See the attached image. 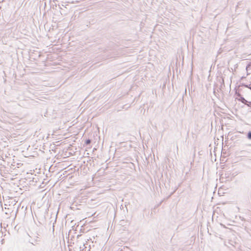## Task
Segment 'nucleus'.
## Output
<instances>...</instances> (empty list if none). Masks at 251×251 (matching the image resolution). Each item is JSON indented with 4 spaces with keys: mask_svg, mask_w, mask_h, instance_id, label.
<instances>
[{
    "mask_svg": "<svg viewBox=\"0 0 251 251\" xmlns=\"http://www.w3.org/2000/svg\"><path fill=\"white\" fill-rule=\"evenodd\" d=\"M240 100L243 103H245L246 104V102H247V101L244 99V98H243V97H241L240 99Z\"/></svg>",
    "mask_w": 251,
    "mask_h": 251,
    "instance_id": "f257e3e1",
    "label": "nucleus"
},
{
    "mask_svg": "<svg viewBox=\"0 0 251 251\" xmlns=\"http://www.w3.org/2000/svg\"><path fill=\"white\" fill-rule=\"evenodd\" d=\"M91 143V140L90 139H88L85 141V144L87 145H89Z\"/></svg>",
    "mask_w": 251,
    "mask_h": 251,
    "instance_id": "f03ea898",
    "label": "nucleus"
},
{
    "mask_svg": "<svg viewBox=\"0 0 251 251\" xmlns=\"http://www.w3.org/2000/svg\"><path fill=\"white\" fill-rule=\"evenodd\" d=\"M247 138L250 139V140H251V131H249L248 134H247Z\"/></svg>",
    "mask_w": 251,
    "mask_h": 251,
    "instance_id": "7ed1b4c3",
    "label": "nucleus"
},
{
    "mask_svg": "<svg viewBox=\"0 0 251 251\" xmlns=\"http://www.w3.org/2000/svg\"><path fill=\"white\" fill-rule=\"evenodd\" d=\"M251 66V64H248L247 67H246V70L248 71V69L250 67V66Z\"/></svg>",
    "mask_w": 251,
    "mask_h": 251,
    "instance_id": "20e7f679",
    "label": "nucleus"
},
{
    "mask_svg": "<svg viewBox=\"0 0 251 251\" xmlns=\"http://www.w3.org/2000/svg\"><path fill=\"white\" fill-rule=\"evenodd\" d=\"M245 87L249 88L251 90V87L250 85H246Z\"/></svg>",
    "mask_w": 251,
    "mask_h": 251,
    "instance_id": "39448f33",
    "label": "nucleus"
},
{
    "mask_svg": "<svg viewBox=\"0 0 251 251\" xmlns=\"http://www.w3.org/2000/svg\"><path fill=\"white\" fill-rule=\"evenodd\" d=\"M245 152V151H241V153L242 154H243V152Z\"/></svg>",
    "mask_w": 251,
    "mask_h": 251,
    "instance_id": "423d86ee",
    "label": "nucleus"
}]
</instances>
